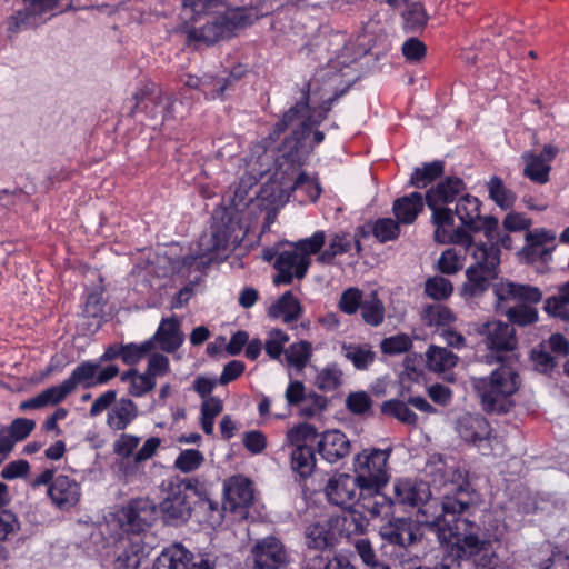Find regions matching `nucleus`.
Wrapping results in <instances>:
<instances>
[{"mask_svg":"<svg viewBox=\"0 0 569 569\" xmlns=\"http://www.w3.org/2000/svg\"><path fill=\"white\" fill-rule=\"evenodd\" d=\"M348 90L349 87H345L336 91L321 102L318 111H315L310 107L311 82L306 81L301 87H297L298 97L295 103L280 116L268 136L253 146L248 164H259L257 173L262 177L270 169L271 157L268 152L280 151L281 156L277 163L281 171H297L305 166L312 153V148L307 143L311 130L327 119L333 104Z\"/></svg>","mask_w":569,"mask_h":569,"instance_id":"f257e3e1","label":"nucleus"},{"mask_svg":"<svg viewBox=\"0 0 569 569\" xmlns=\"http://www.w3.org/2000/svg\"><path fill=\"white\" fill-rule=\"evenodd\" d=\"M393 493L399 503L418 507L416 522L433 532L451 557H471L486 550L487 543L475 532V525L460 517L468 502L449 496L431 499L427 482L408 478L395 481Z\"/></svg>","mask_w":569,"mask_h":569,"instance_id":"f03ea898","label":"nucleus"},{"mask_svg":"<svg viewBox=\"0 0 569 569\" xmlns=\"http://www.w3.org/2000/svg\"><path fill=\"white\" fill-rule=\"evenodd\" d=\"M479 333L483 336V341L488 350L501 363L495 369L490 377V391H518L520 387V377L518 372L510 366L509 361L518 347V339L513 326L499 320L487 321L482 323Z\"/></svg>","mask_w":569,"mask_h":569,"instance_id":"7ed1b4c3","label":"nucleus"},{"mask_svg":"<svg viewBox=\"0 0 569 569\" xmlns=\"http://www.w3.org/2000/svg\"><path fill=\"white\" fill-rule=\"evenodd\" d=\"M497 310L505 313L509 325L529 326L538 321V310L533 305L542 300L538 287L501 280L492 284Z\"/></svg>","mask_w":569,"mask_h":569,"instance_id":"20e7f679","label":"nucleus"},{"mask_svg":"<svg viewBox=\"0 0 569 569\" xmlns=\"http://www.w3.org/2000/svg\"><path fill=\"white\" fill-rule=\"evenodd\" d=\"M475 263L466 270V281L460 288L463 299L481 298L498 279L500 273V251L493 247L475 246L469 250Z\"/></svg>","mask_w":569,"mask_h":569,"instance_id":"39448f33","label":"nucleus"},{"mask_svg":"<svg viewBox=\"0 0 569 569\" xmlns=\"http://www.w3.org/2000/svg\"><path fill=\"white\" fill-rule=\"evenodd\" d=\"M253 8L237 7L227 10L200 28L188 31V39L206 44H213L220 40L232 38L240 29H244L258 20Z\"/></svg>","mask_w":569,"mask_h":569,"instance_id":"423d86ee","label":"nucleus"},{"mask_svg":"<svg viewBox=\"0 0 569 569\" xmlns=\"http://www.w3.org/2000/svg\"><path fill=\"white\" fill-rule=\"evenodd\" d=\"M391 449H365L353 459V471L360 482V495L378 493L389 482L388 460Z\"/></svg>","mask_w":569,"mask_h":569,"instance_id":"0eeeda50","label":"nucleus"},{"mask_svg":"<svg viewBox=\"0 0 569 569\" xmlns=\"http://www.w3.org/2000/svg\"><path fill=\"white\" fill-rule=\"evenodd\" d=\"M247 229L241 220V212L236 207H220L212 213L211 238L209 250H226L241 244Z\"/></svg>","mask_w":569,"mask_h":569,"instance_id":"6e6552de","label":"nucleus"},{"mask_svg":"<svg viewBox=\"0 0 569 569\" xmlns=\"http://www.w3.org/2000/svg\"><path fill=\"white\" fill-rule=\"evenodd\" d=\"M456 430L463 441L475 446L482 455L503 449L501 439L480 415H462L457 421Z\"/></svg>","mask_w":569,"mask_h":569,"instance_id":"1a4fd4ad","label":"nucleus"},{"mask_svg":"<svg viewBox=\"0 0 569 569\" xmlns=\"http://www.w3.org/2000/svg\"><path fill=\"white\" fill-rule=\"evenodd\" d=\"M118 373L119 368L116 365L102 367L100 362L83 361L73 369L70 377L60 386L49 387L44 391L69 392L73 391L77 387L91 389L109 382L111 379L117 377Z\"/></svg>","mask_w":569,"mask_h":569,"instance_id":"9d476101","label":"nucleus"},{"mask_svg":"<svg viewBox=\"0 0 569 569\" xmlns=\"http://www.w3.org/2000/svg\"><path fill=\"white\" fill-rule=\"evenodd\" d=\"M481 201L470 193L458 198L455 206V214L462 228L470 234L482 231L486 239H491L493 231L498 228V218L493 216H481Z\"/></svg>","mask_w":569,"mask_h":569,"instance_id":"9b49d317","label":"nucleus"},{"mask_svg":"<svg viewBox=\"0 0 569 569\" xmlns=\"http://www.w3.org/2000/svg\"><path fill=\"white\" fill-rule=\"evenodd\" d=\"M431 211V223L435 227L433 239L442 244H458L469 250L473 246V237L462 228H455V210L443 204L428 207Z\"/></svg>","mask_w":569,"mask_h":569,"instance_id":"f8f14e48","label":"nucleus"},{"mask_svg":"<svg viewBox=\"0 0 569 569\" xmlns=\"http://www.w3.org/2000/svg\"><path fill=\"white\" fill-rule=\"evenodd\" d=\"M169 372V358L162 353H152L149 357L146 372L139 373L137 369H129L121 375V381L129 382L128 391H152L157 378H161Z\"/></svg>","mask_w":569,"mask_h":569,"instance_id":"ddd939ff","label":"nucleus"},{"mask_svg":"<svg viewBox=\"0 0 569 569\" xmlns=\"http://www.w3.org/2000/svg\"><path fill=\"white\" fill-rule=\"evenodd\" d=\"M156 505L146 498L130 501L117 512V520L124 531L141 532L156 520Z\"/></svg>","mask_w":569,"mask_h":569,"instance_id":"4468645a","label":"nucleus"},{"mask_svg":"<svg viewBox=\"0 0 569 569\" xmlns=\"http://www.w3.org/2000/svg\"><path fill=\"white\" fill-rule=\"evenodd\" d=\"M133 99L136 102L130 111L131 116L141 110L154 119L159 113L158 108L163 104L162 121L172 118L171 108L173 107L174 99L171 96L163 94L153 82H147L139 88L134 92Z\"/></svg>","mask_w":569,"mask_h":569,"instance_id":"2eb2a0df","label":"nucleus"},{"mask_svg":"<svg viewBox=\"0 0 569 569\" xmlns=\"http://www.w3.org/2000/svg\"><path fill=\"white\" fill-rule=\"evenodd\" d=\"M254 569H283L290 563V555L284 545L274 537H266L252 547Z\"/></svg>","mask_w":569,"mask_h":569,"instance_id":"dca6fc26","label":"nucleus"},{"mask_svg":"<svg viewBox=\"0 0 569 569\" xmlns=\"http://www.w3.org/2000/svg\"><path fill=\"white\" fill-rule=\"evenodd\" d=\"M190 490L182 483H171L160 510L168 522H184L191 515Z\"/></svg>","mask_w":569,"mask_h":569,"instance_id":"f3484780","label":"nucleus"},{"mask_svg":"<svg viewBox=\"0 0 569 569\" xmlns=\"http://www.w3.org/2000/svg\"><path fill=\"white\" fill-rule=\"evenodd\" d=\"M51 503L61 511L77 507L82 497L80 483L69 476L59 475L47 490Z\"/></svg>","mask_w":569,"mask_h":569,"instance_id":"a211bd4d","label":"nucleus"},{"mask_svg":"<svg viewBox=\"0 0 569 569\" xmlns=\"http://www.w3.org/2000/svg\"><path fill=\"white\" fill-rule=\"evenodd\" d=\"M310 266L308 258L301 256L297 250L281 251L273 263L278 274L273 278L276 284H290L293 277L302 279Z\"/></svg>","mask_w":569,"mask_h":569,"instance_id":"6ab92c4d","label":"nucleus"},{"mask_svg":"<svg viewBox=\"0 0 569 569\" xmlns=\"http://www.w3.org/2000/svg\"><path fill=\"white\" fill-rule=\"evenodd\" d=\"M326 495L330 502L349 507L360 498V482L347 473L331 477L326 486Z\"/></svg>","mask_w":569,"mask_h":569,"instance_id":"aec40b11","label":"nucleus"},{"mask_svg":"<svg viewBox=\"0 0 569 569\" xmlns=\"http://www.w3.org/2000/svg\"><path fill=\"white\" fill-rule=\"evenodd\" d=\"M466 193H468L467 184L462 178L457 176L442 177L426 191V204L427 207L433 204L448 206L457 202L458 198Z\"/></svg>","mask_w":569,"mask_h":569,"instance_id":"412c9836","label":"nucleus"},{"mask_svg":"<svg viewBox=\"0 0 569 569\" xmlns=\"http://www.w3.org/2000/svg\"><path fill=\"white\" fill-rule=\"evenodd\" d=\"M278 156L274 158L273 154H269V168H271V160H273L274 166V176L278 177L280 180L284 179H291L296 173L297 177L293 180L292 190L293 191H302L306 194V199L310 202H316L321 193L322 188L317 177H310L307 172L301 171L300 169L303 167L301 166L297 171L289 170L288 172L281 171L278 166V159L281 156L280 151H277ZM271 169H269L267 172H269Z\"/></svg>","mask_w":569,"mask_h":569,"instance_id":"4be33fe9","label":"nucleus"},{"mask_svg":"<svg viewBox=\"0 0 569 569\" xmlns=\"http://www.w3.org/2000/svg\"><path fill=\"white\" fill-rule=\"evenodd\" d=\"M223 508L232 512L247 508L253 501V489L249 479L236 476L228 479L224 483Z\"/></svg>","mask_w":569,"mask_h":569,"instance_id":"5701e85b","label":"nucleus"},{"mask_svg":"<svg viewBox=\"0 0 569 569\" xmlns=\"http://www.w3.org/2000/svg\"><path fill=\"white\" fill-rule=\"evenodd\" d=\"M24 9L18 10L9 20V32H18L21 28L36 27L42 14L53 8L52 0H23Z\"/></svg>","mask_w":569,"mask_h":569,"instance_id":"b1692460","label":"nucleus"},{"mask_svg":"<svg viewBox=\"0 0 569 569\" xmlns=\"http://www.w3.org/2000/svg\"><path fill=\"white\" fill-rule=\"evenodd\" d=\"M36 428V422L28 418H17L8 426L0 427V456L8 457L17 442L23 441Z\"/></svg>","mask_w":569,"mask_h":569,"instance_id":"393cba45","label":"nucleus"},{"mask_svg":"<svg viewBox=\"0 0 569 569\" xmlns=\"http://www.w3.org/2000/svg\"><path fill=\"white\" fill-rule=\"evenodd\" d=\"M426 204V193L413 191L397 198L392 202L395 218L405 226L413 224L422 213Z\"/></svg>","mask_w":569,"mask_h":569,"instance_id":"a878e982","label":"nucleus"},{"mask_svg":"<svg viewBox=\"0 0 569 569\" xmlns=\"http://www.w3.org/2000/svg\"><path fill=\"white\" fill-rule=\"evenodd\" d=\"M318 452L328 462L333 463L350 452V441L339 430L325 431L318 441Z\"/></svg>","mask_w":569,"mask_h":569,"instance_id":"bb28decb","label":"nucleus"},{"mask_svg":"<svg viewBox=\"0 0 569 569\" xmlns=\"http://www.w3.org/2000/svg\"><path fill=\"white\" fill-rule=\"evenodd\" d=\"M151 339H153V343L158 342L161 350L166 352H174L179 349L183 343V335L177 317L162 319Z\"/></svg>","mask_w":569,"mask_h":569,"instance_id":"cd10ccee","label":"nucleus"},{"mask_svg":"<svg viewBox=\"0 0 569 569\" xmlns=\"http://www.w3.org/2000/svg\"><path fill=\"white\" fill-rule=\"evenodd\" d=\"M381 535L390 542L402 547L412 545L420 537L417 526L408 519H397L381 527Z\"/></svg>","mask_w":569,"mask_h":569,"instance_id":"c85d7f7f","label":"nucleus"},{"mask_svg":"<svg viewBox=\"0 0 569 569\" xmlns=\"http://www.w3.org/2000/svg\"><path fill=\"white\" fill-rule=\"evenodd\" d=\"M302 313L300 301L288 290L283 292L269 308L268 316L282 319L284 323L297 321Z\"/></svg>","mask_w":569,"mask_h":569,"instance_id":"c756f323","label":"nucleus"},{"mask_svg":"<svg viewBox=\"0 0 569 569\" xmlns=\"http://www.w3.org/2000/svg\"><path fill=\"white\" fill-rule=\"evenodd\" d=\"M332 519H321L306 528L305 538L309 548L323 550L333 545L335 531Z\"/></svg>","mask_w":569,"mask_h":569,"instance_id":"7c9ffc66","label":"nucleus"},{"mask_svg":"<svg viewBox=\"0 0 569 569\" xmlns=\"http://www.w3.org/2000/svg\"><path fill=\"white\" fill-rule=\"evenodd\" d=\"M281 400L292 405L301 416L306 417L320 413L327 406V399L321 393H284Z\"/></svg>","mask_w":569,"mask_h":569,"instance_id":"2f4dec72","label":"nucleus"},{"mask_svg":"<svg viewBox=\"0 0 569 569\" xmlns=\"http://www.w3.org/2000/svg\"><path fill=\"white\" fill-rule=\"evenodd\" d=\"M443 173L445 162L442 160L425 162L421 167L413 169L408 181V186L416 189H426L433 182L439 181Z\"/></svg>","mask_w":569,"mask_h":569,"instance_id":"473e14b6","label":"nucleus"},{"mask_svg":"<svg viewBox=\"0 0 569 569\" xmlns=\"http://www.w3.org/2000/svg\"><path fill=\"white\" fill-rule=\"evenodd\" d=\"M190 551L181 545L166 548L154 560L152 569H186Z\"/></svg>","mask_w":569,"mask_h":569,"instance_id":"72a5a7b5","label":"nucleus"},{"mask_svg":"<svg viewBox=\"0 0 569 569\" xmlns=\"http://www.w3.org/2000/svg\"><path fill=\"white\" fill-rule=\"evenodd\" d=\"M352 237L349 232H336L330 237L328 247L320 252L317 260L322 264H332L337 256L348 253L352 248Z\"/></svg>","mask_w":569,"mask_h":569,"instance_id":"f704fd0d","label":"nucleus"},{"mask_svg":"<svg viewBox=\"0 0 569 569\" xmlns=\"http://www.w3.org/2000/svg\"><path fill=\"white\" fill-rule=\"evenodd\" d=\"M488 197L501 210L511 209L517 200L516 193L506 187L503 180L499 176L490 177L486 183Z\"/></svg>","mask_w":569,"mask_h":569,"instance_id":"c9c22d12","label":"nucleus"},{"mask_svg":"<svg viewBox=\"0 0 569 569\" xmlns=\"http://www.w3.org/2000/svg\"><path fill=\"white\" fill-rule=\"evenodd\" d=\"M522 160L525 162L523 176L530 181L539 184H545L549 181L551 167L549 163H545L542 156H538L535 152H525Z\"/></svg>","mask_w":569,"mask_h":569,"instance_id":"e433bc0d","label":"nucleus"},{"mask_svg":"<svg viewBox=\"0 0 569 569\" xmlns=\"http://www.w3.org/2000/svg\"><path fill=\"white\" fill-rule=\"evenodd\" d=\"M427 367L435 372H445L457 365L458 356L445 347L430 346L426 352Z\"/></svg>","mask_w":569,"mask_h":569,"instance_id":"4c0bfd02","label":"nucleus"},{"mask_svg":"<svg viewBox=\"0 0 569 569\" xmlns=\"http://www.w3.org/2000/svg\"><path fill=\"white\" fill-rule=\"evenodd\" d=\"M136 415L133 403L128 399H120L114 402L109 412L107 423L114 430H122L133 420Z\"/></svg>","mask_w":569,"mask_h":569,"instance_id":"58836bf2","label":"nucleus"},{"mask_svg":"<svg viewBox=\"0 0 569 569\" xmlns=\"http://www.w3.org/2000/svg\"><path fill=\"white\" fill-rule=\"evenodd\" d=\"M342 352L346 359H348L356 369L366 370L376 359L375 351L371 350L367 343H343Z\"/></svg>","mask_w":569,"mask_h":569,"instance_id":"ea45409f","label":"nucleus"},{"mask_svg":"<svg viewBox=\"0 0 569 569\" xmlns=\"http://www.w3.org/2000/svg\"><path fill=\"white\" fill-rule=\"evenodd\" d=\"M312 357V345L307 340L291 343L284 351L288 367L302 371Z\"/></svg>","mask_w":569,"mask_h":569,"instance_id":"a19ab883","label":"nucleus"},{"mask_svg":"<svg viewBox=\"0 0 569 569\" xmlns=\"http://www.w3.org/2000/svg\"><path fill=\"white\" fill-rule=\"evenodd\" d=\"M345 375L338 363L331 362L317 371L315 386L321 391L337 390L343 385Z\"/></svg>","mask_w":569,"mask_h":569,"instance_id":"79ce46f5","label":"nucleus"},{"mask_svg":"<svg viewBox=\"0 0 569 569\" xmlns=\"http://www.w3.org/2000/svg\"><path fill=\"white\" fill-rule=\"evenodd\" d=\"M543 309L555 318L569 319V281L559 287L558 295L545 300Z\"/></svg>","mask_w":569,"mask_h":569,"instance_id":"37998d69","label":"nucleus"},{"mask_svg":"<svg viewBox=\"0 0 569 569\" xmlns=\"http://www.w3.org/2000/svg\"><path fill=\"white\" fill-rule=\"evenodd\" d=\"M421 319L428 326L446 327L457 319L455 312L441 303L427 305L421 312Z\"/></svg>","mask_w":569,"mask_h":569,"instance_id":"c03bdc74","label":"nucleus"},{"mask_svg":"<svg viewBox=\"0 0 569 569\" xmlns=\"http://www.w3.org/2000/svg\"><path fill=\"white\" fill-rule=\"evenodd\" d=\"M147 555L139 542L129 543L116 558L114 569H139Z\"/></svg>","mask_w":569,"mask_h":569,"instance_id":"a18cd8bd","label":"nucleus"},{"mask_svg":"<svg viewBox=\"0 0 569 569\" xmlns=\"http://www.w3.org/2000/svg\"><path fill=\"white\" fill-rule=\"evenodd\" d=\"M316 465L313 450L307 445H298L291 452V467L301 477L312 473Z\"/></svg>","mask_w":569,"mask_h":569,"instance_id":"49530a36","label":"nucleus"},{"mask_svg":"<svg viewBox=\"0 0 569 569\" xmlns=\"http://www.w3.org/2000/svg\"><path fill=\"white\" fill-rule=\"evenodd\" d=\"M428 18L426 9L420 2L408 6L402 12L405 32H420L427 26Z\"/></svg>","mask_w":569,"mask_h":569,"instance_id":"de8ad7c7","label":"nucleus"},{"mask_svg":"<svg viewBox=\"0 0 569 569\" xmlns=\"http://www.w3.org/2000/svg\"><path fill=\"white\" fill-rule=\"evenodd\" d=\"M370 226L371 233L380 243L395 241L400 236L401 223L396 218H378Z\"/></svg>","mask_w":569,"mask_h":569,"instance_id":"09e8293b","label":"nucleus"},{"mask_svg":"<svg viewBox=\"0 0 569 569\" xmlns=\"http://www.w3.org/2000/svg\"><path fill=\"white\" fill-rule=\"evenodd\" d=\"M452 292V282L441 276L429 277L425 282V295L435 301L447 300Z\"/></svg>","mask_w":569,"mask_h":569,"instance_id":"8fccbe9b","label":"nucleus"},{"mask_svg":"<svg viewBox=\"0 0 569 569\" xmlns=\"http://www.w3.org/2000/svg\"><path fill=\"white\" fill-rule=\"evenodd\" d=\"M222 409V401L218 397L203 395L201 403V427L207 435L212 433L214 418L221 413Z\"/></svg>","mask_w":569,"mask_h":569,"instance_id":"3c124183","label":"nucleus"},{"mask_svg":"<svg viewBox=\"0 0 569 569\" xmlns=\"http://www.w3.org/2000/svg\"><path fill=\"white\" fill-rule=\"evenodd\" d=\"M360 498L363 500V508L372 518H388L391 515V501L378 493L365 492Z\"/></svg>","mask_w":569,"mask_h":569,"instance_id":"603ef678","label":"nucleus"},{"mask_svg":"<svg viewBox=\"0 0 569 569\" xmlns=\"http://www.w3.org/2000/svg\"><path fill=\"white\" fill-rule=\"evenodd\" d=\"M362 320L372 327L380 326L385 319V306L378 298L377 293H372L370 299L362 302L361 307Z\"/></svg>","mask_w":569,"mask_h":569,"instance_id":"864d4df0","label":"nucleus"},{"mask_svg":"<svg viewBox=\"0 0 569 569\" xmlns=\"http://www.w3.org/2000/svg\"><path fill=\"white\" fill-rule=\"evenodd\" d=\"M511 393H478L480 403L488 413H506L513 406Z\"/></svg>","mask_w":569,"mask_h":569,"instance_id":"5fc2aeb1","label":"nucleus"},{"mask_svg":"<svg viewBox=\"0 0 569 569\" xmlns=\"http://www.w3.org/2000/svg\"><path fill=\"white\" fill-rule=\"evenodd\" d=\"M156 348L153 339H148L142 343L122 345V361L128 366H134Z\"/></svg>","mask_w":569,"mask_h":569,"instance_id":"6e6d98bb","label":"nucleus"},{"mask_svg":"<svg viewBox=\"0 0 569 569\" xmlns=\"http://www.w3.org/2000/svg\"><path fill=\"white\" fill-rule=\"evenodd\" d=\"M289 341V336L281 329H271L264 342L266 353L272 360H280L284 355V345Z\"/></svg>","mask_w":569,"mask_h":569,"instance_id":"4d7b16f0","label":"nucleus"},{"mask_svg":"<svg viewBox=\"0 0 569 569\" xmlns=\"http://www.w3.org/2000/svg\"><path fill=\"white\" fill-rule=\"evenodd\" d=\"M204 462V456L196 449L182 450L176 458L174 467L183 473L199 469Z\"/></svg>","mask_w":569,"mask_h":569,"instance_id":"13d9d810","label":"nucleus"},{"mask_svg":"<svg viewBox=\"0 0 569 569\" xmlns=\"http://www.w3.org/2000/svg\"><path fill=\"white\" fill-rule=\"evenodd\" d=\"M411 347L412 340L407 333H397L395 336L387 337L380 343L382 353L389 356L407 352Z\"/></svg>","mask_w":569,"mask_h":569,"instance_id":"bf43d9fd","label":"nucleus"},{"mask_svg":"<svg viewBox=\"0 0 569 569\" xmlns=\"http://www.w3.org/2000/svg\"><path fill=\"white\" fill-rule=\"evenodd\" d=\"M326 242V233L323 230L315 231L309 238L300 239L295 243L296 250L303 257L317 254L321 252V248Z\"/></svg>","mask_w":569,"mask_h":569,"instance_id":"052dcab7","label":"nucleus"},{"mask_svg":"<svg viewBox=\"0 0 569 569\" xmlns=\"http://www.w3.org/2000/svg\"><path fill=\"white\" fill-rule=\"evenodd\" d=\"M381 411L386 415L396 417L407 425H413L416 422V415L407 407L406 403L399 400L383 402Z\"/></svg>","mask_w":569,"mask_h":569,"instance_id":"680f3d73","label":"nucleus"},{"mask_svg":"<svg viewBox=\"0 0 569 569\" xmlns=\"http://www.w3.org/2000/svg\"><path fill=\"white\" fill-rule=\"evenodd\" d=\"M363 301L362 291L351 287L342 292L339 300V309L346 315H355Z\"/></svg>","mask_w":569,"mask_h":569,"instance_id":"e2e57ef3","label":"nucleus"},{"mask_svg":"<svg viewBox=\"0 0 569 569\" xmlns=\"http://www.w3.org/2000/svg\"><path fill=\"white\" fill-rule=\"evenodd\" d=\"M317 433L313 427L307 423L298 425L287 432V442L295 446L312 442Z\"/></svg>","mask_w":569,"mask_h":569,"instance_id":"0e129e2a","label":"nucleus"},{"mask_svg":"<svg viewBox=\"0 0 569 569\" xmlns=\"http://www.w3.org/2000/svg\"><path fill=\"white\" fill-rule=\"evenodd\" d=\"M531 360L535 369L543 375L550 376L558 366L557 359L545 350H532Z\"/></svg>","mask_w":569,"mask_h":569,"instance_id":"69168bd1","label":"nucleus"},{"mask_svg":"<svg viewBox=\"0 0 569 569\" xmlns=\"http://www.w3.org/2000/svg\"><path fill=\"white\" fill-rule=\"evenodd\" d=\"M401 52L407 61L419 62L426 57L427 47L418 38H409L403 42Z\"/></svg>","mask_w":569,"mask_h":569,"instance_id":"338daca9","label":"nucleus"},{"mask_svg":"<svg viewBox=\"0 0 569 569\" xmlns=\"http://www.w3.org/2000/svg\"><path fill=\"white\" fill-rule=\"evenodd\" d=\"M462 268L460 256L456 252L455 249H446L439 260H438V269L441 273L445 274H455Z\"/></svg>","mask_w":569,"mask_h":569,"instance_id":"774afa93","label":"nucleus"}]
</instances>
